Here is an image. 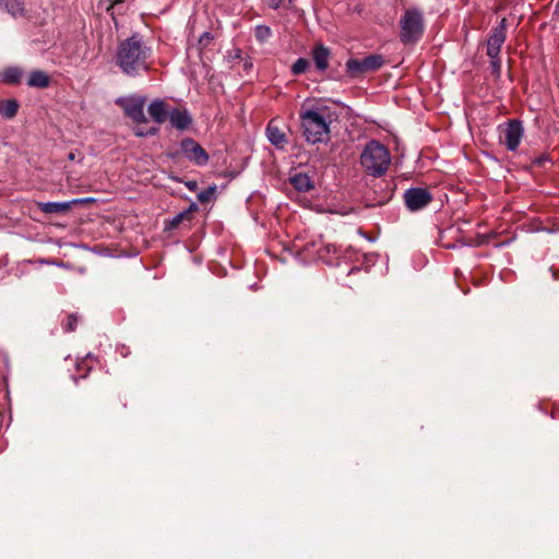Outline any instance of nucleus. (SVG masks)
Instances as JSON below:
<instances>
[{
  "mask_svg": "<svg viewBox=\"0 0 559 559\" xmlns=\"http://www.w3.org/2000/svg\"><path fill=\"white\" fill-rule=\"evenodd\" d=\"M308 252L314 251L319 260L326 264L336 262L341 257V249L331 242H325L322 239L311 241L305 246Z\"/></svg>",
  "mask_w": 559,
  "mask_h": 559,
  "instance_id": "nucleus-6",
  "label": "nucleus"
},
{
  "mask_svg": "<svg viewBox=\"0 0 559 559\" xmlns=\"http://www.w3.org/2000/svg\"><path fill=\"white\" fill-rule=\"evenodd\" d=\"M199 200H200L201 202H205V201H207V194H205V193H201V194L199 195Z\"/></svg>",
  "mask_w": 559,
  "mask_h": 559,
  "instance_id": "nucleus-32",
  "label": "nucleus"
},
{
  "mask_svg": "<svg viewBox=\"0 0 559 559\" xmlns=\"http://www.w3.org/2000/svg\"><path fill=\"white\" fill-rule=\"evenodd\" d=\"M186 187L190 190V191H195L197 188H198V183L197 181L192 180V181H187L186 183Z\"/></svg>",
  "mask_w": 559,
  "mask_h": 559,
  "instance_id": "nucleus-31",
  "label": "nucleus"
},
{
  "mask_svg": "<svg viewBox=\"0 0 559 559\" xmlns=\"http://www.w3.org/2000/svg\"><path fill=\"white\" fill-rule=\"evenodd\" d=\"M148 50L142 45L136 36H132L120 44L117 52V62L122 71L134 75L140 69L147 70L146 60Z\"/></svg>",
  "mask_w": 559,
  "mask_h": 559,
  "instance_id": "nucleus-2",
  "label": "nucleus"
},
{
  "mask_svg": "<svg viewBox=\"0 0 559 559\" xmlns=\"http://www.w3.org/2000/svg\"><path fill=\"white\" fill-rule=\"evenodd\" d=\"M539 407L545 413L549 412V415H550V417L552 419H558L559 418V406L556 405L555 403H551L549 401H543L539 404Z\"/></svg>",
  "mask_w": 559,
  "mask_h": 559,
  "instance_id": "nucleus-24",
  "label": "nucleus"
},
{
  "mask_svg": "<svg viewBox=\"0 0 559 559\" xmlns=\"http://www.w3.org/2000/svg\"><path fill=\"white\" fill-rule=\"evenodd\" d=\"M257 39L263 41L271 36V28L266 25H258L254 29Z\"/></svg>",
  "mask_w": 559,
  "mask_h": 559,
  "instance_id": "nucleus-27",
  "label": "nucleus"
},
{
  "mask_svg": "<svg viewBox=\"0 0 559 559\" xmlns=\"http://www.w3.org/2000/svg\"><path fill=\"white\" fill-rule=\"evenodd\" d=\"M506 19H502L499 26L492 29L491 35L487 41V55L489 58H495L500 55L501 47L506 41Z\"/></svg>",
  "mask_w": 559,
  "mask_h": 559,
  "instance_id": "nucleus-10",
  "label": "nucleus"
},
{
  "mask_svg": "<svg viewBox=\"0 0 559 559\" xmlns=\"http://www.w3.org/2000/svg\"><path fill=\"white\" fill-rule=\"evenodd\" d=\"M147 112L155 123L162 124L169 118L170 110H168V105L165 100L154 99L148 105Z\"/></svg>",
  "mask_w": 559,
  "mask_h": 559,
  "instance_id": "nucleus-11",
  "label": "nucleus"
},
{
  "mask_svg": "<svg viewBox=\"0 0 559 559\" xmlns=\"http://www.w3.org/2000/svg\"><path fill=\"white\" fill-rule=\"evenodd\" d=\"M523 127L520 120H509L502 130L501 141L504 143L509 151L514 152L523 138Z\"/></svg>",
  "mask_w": 559,
  "mask_h": 559,
  "instance_id": "nucleus-9",
  "label": "nucleus"
},
{
  "mask_svg": "<svg viewBox=\"0 0 559 559\" xmlns=\"http://www.w3.org/2000/svg\"><path fill=\"white\" fill-rule=\"evenodd\" d=\"M290 185L299 192H308L314 183L307 174L298 173L289 178Z\"/></svg>",
  "mask_w": 559,
  "mask_h": 559,
  "instance_id": "nucleus-17",
  "label": "nucleus"
},
{
  "mask_svg": "<svg viewBox=\"0 0 559 559\" xmlns=\"http://www.w3.org/2000/svg\"><path fill=\"white\" fill-rule=\"evenodd\" d=\"M384 64V58L381 55H370L362 59L365 72L377 71Z\"/></svg>",
  "mask_w": 559,
  "mask_h": 559,
  "instance_id": "nucleus-20",
  "label": "nucleus"
},
{
  "mask_svg": "<svg viewBox=\"0 0 559 559\" xmlns=\"http://www.w3.org/2000/svg\"><path fill=\"white\" fill-rule=\"evenodd\" d=\"M309 68V61L305 58H299L296 60V62L292 67V72L295 75L301 74L306 72V70Z\"/></svg>",
  "mask_w": 559,
  "mask_h": 559,
  "instance_id": "nucleus-26",
  "label": "nucleus"
},
{
  "mask_svg": "<svg viewBox=\"0 0 559 559\" xmlns=\"http://www.w3.org/2000/svg\"><path fill=\"white\" fill-rule=\"evenodd\" d=\"M169 121L178 130H186L192 122V119L185 108H174L169 112Z\"/></svg>",
  "mask_w": 559,
  "mask_h": 559,
  "instance_id": "nucleus-14",
  "label": "nucleus"
},
{
  "mask_svg": "<svg viewBox=\"0 0 559 559\" xmlns=\"http://www.w3.org/2000/svg\"><path fill=\"white\" fill-rule=\"evenodd\" d=\"M22 75H23L22 70L20 68H15V67L5 68L0 73V78H1L2 82L5 84H11V85L19 84L21 82Z\"/></svg>",
  "mask_w": 559,
  "mask_h": 559,
  "instance_id": "nucleus-19",
  "label": "nucleus"
},
{
  "mask_svg": "<svg viewBox=\"0 0 559 559\" xmlns=\"http://www.w3.org/2000/svg\"><path fill=\"white\" fill-rule=\"evenodd\" d=\"M116 353L119 354L122 358H126L130 355V348L123 344L116 346Z\"/></svg>",
  "mask_w": 559,
  "mask_h": 559,
  "instance_id": "nucleus-29",
  "label": "nucleus"
},
{
  "mask_svg": "<svg viewBox=\"0 0 559 559\" xmlns=\"http://www.w3.org/2000/svg\"><path fill=\"white\" fill-rule=\"evenodd\" d=\"M423 34V19L421 15L414 10L405 12L401 20L400 37L404 44L416 41Z\"/></svg>",
  "mask_w": 559,
  "mask_h": 559,
  "instance_id": "nucleus-5",
  "label": "nucleus"
},
{
  "mask_svg": "<svg viewBox=\"0 0 559 559\" xmlns=\"http://www.w3.org/2000/svg\"><path fill=\"white\" fill-rule=\"evenodd\" d=\"M83 200H73L72 202H38L37 207L45 214L66 213L71 210L73 204H81Z\"/></svg>",
  "mask_w": 559,
  "mask_h": 559,
  "instance_id": "nucleus-13",
  "label": "nucleus"
},
{
  "mask_svg": "<svg viewBox=\"0 0 559 559\" xmlns=\"http://www.w3.org/2000/svg\"><path fill=\"white\" fill-rule=\"evenodd\" d=\"M75 157H76V156H75V152H70V153L68 154V159H69V160H74V159H75Z\"/></svg>",
  "mask_w": 559,
  "mask_h": 559,
  "instance_id": "nucleus-33",
  "label": "nucleus"
},
{
  "mask_svg": "<svg viewBox=\"0 0 559 559\" xmlns=\"http://www.w3.org/2000/svg\"><path fill=\"white\" fill-rule=\"evenodd\" d=\"M119 105L122 107L124 114L135 124V134L138 136H146L157 133L158 128L148 127V119L144 114V97H129L124 100H121Z\"/></svg>",
  "mask_w": 559,
  "mask_h": 559,
  "instance_id": "nucleus-4",
  "label": "nucleus"
},
{
  "mask_svg": "<svg viewBox=\"0 0 559 559\" xmlns=\"http://www.w3.org/2000/svg\"><path fill=\"white\" fill-rule=\"evenodd\" d=\"M491 59V62H490V66H491V69H492V74L496 76V78H500L501 75V60L498 57H495V58H490Z\"/></svg>",
  "mask_w": 559,
  "mask_h": 559,
  "instance_id": "nucleus-28",
  "label": "nucleus"
},
{
  "mask_svg": "<svg viewBox=\"0 0 559 559\" xmlns=\"http://www.w3.org/2000/svg\"><path fill=\"white\" fill-rule=\"evenodd\" d=\"M360 164L367 175L382 177L391 165L390 151L379 141L372 140L360 154Z\"/></svg>",
  "mask_w": 559,
  "mask_h": 559,
  "instance_id": "nucleus-3",
  "label": "nucleus"
},
{
  "mask_svg": "<svg viewBox=\"0 0 559 559\" xmlns=\"http://www.w3.org/2000/svg\"><path fill=\"white\" fill-rule=\"evenodd\" d=\"M182 154L197 166H204L209 163L207 152L193 139L186 138L180 142Z\"/></svg>",
  "mask_w": 559,
  "mask_h": 559,
  "instance_id": "nucleus-7",
  "label": "nucleus"
},
{
  "mask_svg": "<svg viewBox=\"0 0 559 559\" xmlns=\"http://www.w3.org/2000/svg\"><path fill=\"white\" fill-rule=\"evenodd\" d=\"M98 359L92 354H87L84 358L78 360L76 362V371L80 378H86L90 371L97 365Z\"/></svg>",
  "mask_w": 559,
  "mask_h": 559,
  "instance_id": "nucleus-18",
  "label": "nucleus"
},
{
  "mask_svg": "<svg viewBox=\"0 0 559 559\" xmlns=\"http://www.w3.org/2000/svg\"><path fill=\"white\" fill-rule=\"evenodd\" d=\"M79 322V318L74 313H70L67 316L64 322L62 323L63 331L69 333L76 330Z\"/></svg>",
  "mask_w": 559,
  "mask_h": 559,
  "instance_id": "nucleus-25",
  "label": "nucleus"
},
{
  "mask_svg": "<svg viewBox=\"0 0 559 559\" xmlns=\"http://www.w3.org/2000/svg\"><path fill=\"white\" fill-rule=\"evenodd\" d=\"M311 55H312L313 61L316 63V67L319 70L324 71L328 69L329 60H330V50L328 48H325L322 45H317L312 49Z\"/></svg>",
  "mask_w": 559,
  "mask_h": 559,
  "instance_id": "nucleus-16",
  "label": "nucleus"
},
{
  "mask_svg": "<svg viewBox=\"0 0 559 559\" xmlns=\"http://www.w3.org/2000/svg\"><path fill=\"white\" fill-rule=\"evenodd\" d=\"M19 104L15 99H7L0 104V115L4 118H13L17 114Z\"/></svg>",
  "mask_w": 559,
  "mask_h": 559,
  "instance_id": "nucleus-22",
  "label": "nucleus"
},
{
  "mask_svg": "<svg viewBox=\"0 0 559 559\" xmlns=\"http://www.w3.org/2000/svg\"><path fill=\"white\" fill-rule=\"evenodd\" d=\"M302 133L309 143L317 144L330 139L333 112L328 106L304 109L299 114Z\"/></svg>",
  "mask_w": 559,
  "mask_h": 559,
  "instance_id": "nucleus-1",
  "label": "nucleus"
},
{
  "mask_svg": "<svg viewBox=\"0 0 559 559\" xmlns=\"http://www.w3.org/2000/svg\"><path fill=\"white\" fill-rule=\"evenodd\" d=\"M0 5L4 7L13 16H23L25 13L24 3L21 0H0Z\"/></svg>",
  "mask_w": 559,
  "mask_h": 559,
  "instance_id": "nucleus-21",
  "label": "nucleus"
},
{
  "mask_svg": "<svg viewBox=\"0 0 559 559\" xmlns=\"http://www.w3.org/2000/svg\"><path fill=\"white\" fill-rule=\"evenodd\" d=\"M404 201L411 211H418L432 201V195L428 188H411L405 191Z\"/></svg>",
  "mask_w": 559,
  "mask_h": 559,
  "instance_id": "nucleus-8",
  "label": "nucleus"
},
{
  "mask_svg": "<svg viewBox=\"0 0 559 559\" xmlns=\"http://www.w3.org/2000/svg\"><path fill=\"white\" fill-rule=\"evenodd\" d=\"M346 71L352 78H355L360 73H364L365 69L362 68V60H358V59L347 60Z\"/></svg>",
  "mask_w": 559,
  "mask_h": 559,
  "instance_id": "nucleus-23",
  "label": "nucleus"
},
{
  "mask_svg": "<svg viewBox=\"0 0 559 559\" xmlns=\"http://www.w3.org/2000/svg\"><path fill=\"white\" fill-rule=\"evenodd\" d=\"M50 83H51L50 75L41 70L31 71L28 79H27V85L29 87L47 88L50 85Z\"/></svg>",
  "mask_w": 559,
  "mask_h": 559,
  "instance_id": "nucleus-15",
  "label": "nucleus"
},
{
  "mask_svg": "<svg viewBox=\"0 0 559 559\" xmlns=\"http://www.w3.org/2000/svg\"><path fill=\"white\" fill-rule=\"evenodd\" d=\"M292 0H267L269 7L272 9H278L285 5L286 2L290 3Z\"/></svg>",
  "mask_w": 559,
  "mask_h": 559,
  "instance_id": "nucleus-30",
  "label": "nucleus"
},
{
  "mask_svg": "<svg viewBox=\"0 0 559 559\" xmlns=\"http://www.w3.org/2000/svg\"><path fill=\"white\" fill-rule=\"evenodd\" d=\"M266 135L270 142L277 147H283L287 142L286 133L281 129L276 119H272L267 123Z\"/></svg>",
  "mask_w": 559,
  "mask_h": 559,
  "instance_id": "nucleus-12",
  "label": "nucleus"
}]
</instances>
